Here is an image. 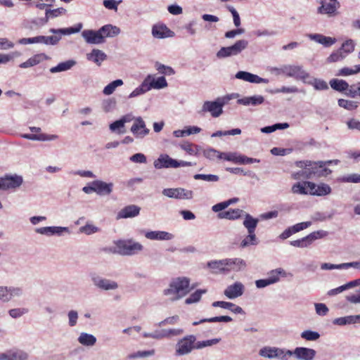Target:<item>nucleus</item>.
I'll return each instance as SVG.
<instances>
[{
	"instance_id": "43",
	"label": "nucleus",
	"mask_w": 360,
	"mask_h": 360,
	"mask_svg": "<svg viewBox=\"0 0 360 360\" xmlns=\"http://www.w3.org/2000/svg\"><path fill=\"white\" fill-rule=\"evenodd\" d=\"M307 181L302 183L295 184L292 187V192L293 193L307 195L309 194V187L306 184Z\"/></svg>"
},
{
	"instance_id": "37",
	"label": "nucleus",
	"mask_w": 360,
	"mask_h": 360,
	"mask_svg": "<svg viewBox=\"0 0 360 360\" xmlns=\"http://www.w3.org/2000/svg\"><path fill=\"white\" fill-rule=\"evenodd\" d=\"M258 224V219L253 218L250 214H246L245 218L243 221L244 226L248 229V232H255L257 225Z\"/></svg>"
},
{
	"instance_id": "4",
	"label": "nucleus",
	"mask_w": 360,
	"mask_h": 360,
	"mask_svg": "<svg viewBox=\"0 0 360 360\" xmlns=\"http://www.w3.org/2000/svg\"><path fill=\"white\" fill-rule=\"evenodd\" d=\"M190 281L186 278L174 279L167 289L164 290V295H171V300H178L189 292Z\"/></svg>"
},
{
	"instance_id": "26",
	"label": "nucleus",
	"mask_w": 360,
	"mask_h": 360,
	"mask_svg": "<svg viewBox=\"0 0 360 360\" xmlns=\"http://www.w3.org/2000/svg\"><path fill=\"white\" fill-rule=\"evenodd\" d=\"M309 37L315 41L323 44L326 47H329L335 43L336 39L330 37H326L321 34H309Z\"/></svg>"
},
{
	"instance_id": "60",
	"label": "nucleus",
	"mask_w": 360,
	"mask_h": 360,
	"mask_svg": "<svg viewBox=\"0 0 360 360\" xmlns=\"http://www.w3.org/2000/svg\"><path fill=\"white\" fill-rule=\"evenodd\" d=\"M240 155L236 153H223L222 159L232 162L233 163L239 164Z\"/></svg>"
},
{
	"instance_id": "6",
	"label": "nucleus",
	"mask_w": 360,
	"mask_h": 360,
	"mask_svg": "<svg viewBox=\"0 0 360 360\" xmlns=\"http://www.w3.org/2000/svg\"><path fill=\"white\" fill-rule=\"evenodd\" d=\"M248 46V41L245 39L238 40L234 44L227 47H222L217 53L219 58L236 56L245 49Z\"/></svg>"
},
{
	"instance_id": "56",
	"label": "nucleus",
	"mask_w": 360,
	"mask_h": 360,
	"mask_svg": "<svg viewBox=\"0 0 360 360\" xmlns=\"http://www.w3.org/2000/svg\"><path fill=\"white\" fill-rule=\"evenodd\" d=\"M340 49L342 51V53H345V56L353 52L354 50V43L353 40H347L342 44V46L340 48Z\"/></svg>"
},
{
	"instance_id": "14",
	"label": "nucleus",
	"mask_w": 360,
	"mask_h": 360,
	"mask_svg": "<svg viewBox=\"0 0 360 360\" xmlns=\"http://www.w3.org/2000/svg\"><path fill=\"white\" fill-rule=\"evenodd\" d=\"M154 166L157 169L178 167L177 160L171 158L168 155H161L154 162Z\"/></svg>"
},
{
	"instance_id": "15",
	"label": "nucleus",
	"mask_w": 360,
	"mask_h": 360,
	"mask_svg": "<svg viewBox=\"0 0 360 360\" xmlns=\"http://www.w3.org/2000/svg\"><path fill=\"white\" fill-rule=\"evenodd\" d=\"M113 184L112 183L107 184L102 181H94L91 184V191L99 195H108L112 191Z\"/></svg>"
},
{
	"instance_id": "35",
	"label": "nucleus",
	"mask_w": 360,
	"mask_h": 360,
	"mask_svg": "<svg viewBox=\"0 0 360 360\" xmlns=\"http://www.w3.org/2000/svg\"><path fill=\"white\" fill-rule=\"evenodd\" d=\"M306 84L313 86L316 90H326L328 89V86L324 80L314 78L310 76L306 81Z\"/></svg>"
},
{
	"instance_id": "30",
	"label": "nucleus",
	"mask_w": 360,
	"mask_h": 360,
	"mask_svg": "<svg viewBox=\"0 0 360 360\" xmlns=\"http://www.w3.org/2000/svg\"><path fill=\"white\" fill-rule=\"evenodd\" d=\"M183 332H184V330L182 329L164 330L162 331V333L146 335V337H151V338H156V339H161L163 338L177 336V335L182 334Z\"/></svg>"
},
{
	"instance_id": "58",
	"label": "nucleus",
	"mask_w": 360,
	"mask_h": 360,
	"mask_svg": "<svg viewBox=\"0 0 360 360\" xmlns=\"http://www.w3.org/2000/svg\"><path fill=\"white\" fill-rule=\"evenodd\" d=\"M360 72V65H355L354 68H343L339 70L338 75L348 76Z\"/></svg>"
},
{
	"instance_id": "39",
	"label": "nucleus",
	"mask_w": 360,
	"mask_h": 360,
	"mask_svg": "<svg viewBox=\"0 0 360 360\" xmlns=\"http://www.w3.org/2000/svg\"><path fill=\"white\" fill-rule=\"evenodd\" d=\"M349 267H354L356 269H360V261L359 262H353L349 263H344L338 266L330 264L325 263L323 264L322 268L326 269H341V268H349Z\"/></svg>"
},
{
	"instance_id": "45",
	"label": "nucleus",
	"mask_w": 360,
	"mask_h": 360,
	"mask_svg": "<svg viewBox=\"0 0 360 360\" xmlns=\"http://www.w3.org/2000/svg\"><path fill=\"white\" fill-rule=\"evenodd\" d=\"M64 230H66V229L57 226H49L40 228L37 231L41 234L53 235L55 233L60 234Z\"/></svg>"
},
{
	"instance_id": "19",
	"label": "nucleus",
	"mask_w": 360,
	"mask_h": 360,
	"mask_svg": "<svg viewBox=\"0 0 360 360\" xmlns=\"http://www.w3.org/2000/svg\"><path fill=\"white\" fill-rule=\"evenodd\" d=\"M141 208L135 205H130L122 208L117 214L118 219L134 217L139 214Z\"/></svg>"
},
{
	"instance_id": "55",
	"label": "nucleus",
	"mask_w": 360,
	"mask_h": 360,
	"mask_svg": "<svg viewBox=\"0 0 360 360\" xmlns=\"http://www.w3.org/2000/svg\"><path fill=\"white\" fill-rule=\"evenodd\" d=\"M15 290L8 289L6 287L0 286V299L4 302L11 300Z\"/></svg>"
},
{
	"instance_id": "7",
	"label": "nucleus",
	"mask_w": 360,
	"mask_h": 360,
	"mask_svg": "<svg viewBox=\"0 0 360 360\" xmlns=\"http://www.w3.org/2000/svg\"><path fill=\"white\" fill-rule=\"evenodd\" d=\"M196 338L193 335H186L179 340L176 344V354L177 355H184L190 353L195 348Z\"/></svg>"
},
{
	"instance_id": "41",
	"label": "nucleus",
	"mask_w": 360,
	"mask_h": 360,
	"mask_svg": "<svg viewBox=\"0 0 360 360\" xmlns=\"http://www.w3.org/2000/svg\"><path fill=\"white\" fill-rule=\"evenodd\" d=\"M232 321V318L229 316H214L210 319H201L199 321H195L193 324L194 326H197L200 323H204V322H230Z\"/></svg>"
},
{
	"instance_id": "33",
	"label": "nucleus",
	"mask_w": 360,
	"mask_h": 360,
	"mask_svg": "<svg viewBox=\"0 0 360 360\" xmlns=\"http://www.w3.org/2000/svg\"><path fill=\"white\" fill-rule=\"evenodd\" d=\"M145 236L150 240H170L172 238V234L166 231H149Z\"/></svg>"
},
{
	"instance_id": "36",
	"label": "nucleus",
	"mask_w": 360,
	"mask_h": 360,
	"mask_svg": "<svg viewBox=\"0 0 360 360\" xmlns=\"http://www.w3.org/2000/svg\"><path fill=\"white\" fill-rule=\"evenodd\" d=\"M338 105L347 110H354L359 105V103L356 101L347 100L344 98H340L338 101Z\"/></svg>"
},
{
	"instance_id": "51",
	"label": "nucleus",
	"mask_w": 360,
	"mask_h": 360,
	"mask_svg": "<svg viewBox=\"0 0 360 360\" xmlns=\"http://www.w3.org/2000/svg\"><path fill=\"white\" fill-rule=\"evenodd\" d=\"M27 358L25 354L13 353L10 355L6 354H0V360H22Z\"/></svg>"
},
{
	"instance_id": "63",
	"label": "nucleus",
	"mask_w": 360,
	"mask_h": 360,
	"mask_svg": "<svg viewBox=\"0 0 360 360\" xmlns=\"http://www.w3.org/2000/svg\"><path fill=\"white\" fill-rule=\"evenodd\" d=\"M39 43H44L46 44L55 45L58 42L59 38L56 36H49V37L39 36Z\"/></svg>"
},
{
	"instance_id": "2",
	"label": "nucleus",
	"mask_w": 360,
	"mask_h": 360,
	"mask_svg": "<svg viewBox=\"0 0 360 360\" xmlns=\"http://www.w3.org/2000/svg\"><path fill=\"white\" fill-rule=\"evenodd\" d=\"M120 29L112 25H105L98 30H85L82 35L89 44H98L104 42L106 37H113L120 33Z\"/></svg>"
},
{
	"instance_id": "9",
	"label": "nucleus",
	"mask_w": 360,
	"mask_h": 360,
	"mask_svg": "<svg viewBox=\"0 0 360 360\" xmlns=\"http://www.w3.org/2000/svg\"><path fill=\"white\" fill-rule=\"evenodd\" d=\"M224 104V99L220 98H218L214 101H205L202 105L201 112H209L212 117H217L222 114V108Z\"/></svg>"
},
{
	"instance_id": "27",
	"label": "nucleus",
	"mask_w": 360,
	"mask_h": 360,
	"mask_svg": "<svg viewBox=\"0 0 360 360\" xmlns=\"http://www.w3.org/2000/svg\"><path fill=\"white\" fill-rule=\"evenodd\" d=\"M236 77L237 79L256 84H259L263 81V79L259 76L245 71L238 72L236 75Z\"/></svg>"
},
{
	"instance_id": "42",
	"label": "nucleus",
	"mask_w": 360,
	"mask_h": 360,
	"mask_svg": "<svg viewBox=\"0 0 360 360\" xmlns=\"http://www.w3.org/2000/svg\"><path fill=\"white\" fill-rule=\"evenodd\" d=\"M238 201V198H231L228 200H226V201H224V202H219V203H217V204L213 205L212 210L214 212H218L224 210V209L227 208L229 205H231L233 203H236Z\"/></svg>"
},
{
	"instance_id": "17",
	"label": "nucleus",
	"mask_w": 360,
	"mask_h": 360,
	"mask_svg": "<svg viewBox=\"0 0 360 360\" xmlns=\"http://www.w3.org/2000/svg\"><path fill=\"white\" fill-rule=\"evenodd\" d=\"M149 90L151 89H160L167 86V82L165 77L155 79L152 75H148L144 79Z\"/></svg>"
},
{
	"instance_id": "8",
	"label": "nucleus",
	"mask_w": 360,
	"mask_h": 360,
	"mask_svg": "<svg viewBox=\"0 0 360 360\" xmlns=\"http://www.w3.org/2000/svg\"><path fill=\"white\" fill-rule=\"evenodd\" d=\"M281 71L285 75L302 80L304 83L309 78V74L303 69L302 66L285 65Z\"/></svg>"
},
{
	"instance_id": "49",
	"label": "nucleus",
	"mask_w": 360,
	"mask_h": 360,
	"mask_svg": "<svg viewBox=\"0 0 360 360\" xmlns=\"http://www.w3.org/2000/svg\"><path fill=\"white\" fill-rule=\"evenodd\" d=\"M205 292V290H196L195 292L192 293L188 298L186 299L185 303L187 304H191L198 302L200 300L202 295Z\"/></svg>"
},
{
	"instance_id": "62",
	"label": "nucleus",
	"mask_w": 360,
	"mask_h": 360,
	"mask_svg": "<svg viewBox=\"0 0 360 360\" xmlns=\"http://www.w3.org/2000/svg\"><path fill=\"white\" fill-rule=\"evenodd\" d=\"M65 11V9H64L63 8H58L53 10H46V22L48 21L49 18L58 17Z\"/></svg>"
},
{
	"instance_id": "11",
	"label": "nucleus",
	"mask_w": 360,
	"mask_h": 360,
	"mask_svg": "<svg viewBox=\"0 0 360 360\" xmlns=\"http://www.w3.org/2000/svg\"><path fill=\"white\" fill-rule=\"evenodd\" d=\"M321 6L318 8V13L335 15L338 14V9L340 7L338 0H320Z\"/></svg>"
},
{
	"instance_id": "40",
	"label": "nucleus",
	"mask_w": 360,
	"mask_h": 360,
	"mask_svg": "<svg viewBox=\"0 0 360 360\" xmlns=\"http://www.w3.org/2000/svg\"><path fill=\"white\" fill-rule=\"evenodd\" d=\"M75 64V62L74 60H67L65 62L59 63L55 67L51 68L50 69V72L52 73H56L58 72L65 71L70 70Z\"/></svg>"
},
{
	"instance_id": "16",
	"label": "nucleus",
	"mask_w": 360,
	"mask_h": 360,
	"mask_svg": "<svg viewBox=\"0 0 360 360\" xmlns=\"http://www.w3.org/2000/svg\"><path fill=\"white\" fill-rule=\"evenodd\" d=\"M244 285L240 282H236L233 285H229L224 293L229 299H234L241 296L243 294Z\"/></svg>"
},
{
	"instance_id": "46",
	"label": "nucleus",
	"mask_w": 360,
	"mask_h": 360,
	"mask_svg": "<svg viewBox=\"0 0 360 360\" xmlns=\"http://www.w3.org/2000/svg\"><path fill=\"white\" fill-rule=\"evenodd\" d=\"M222 153H221L215 149H213V148H207L206 150H204L203 151V155L204 156L207 158V159H210V160H215V159H219V160H221L222 159Z\"/></svg>"
},
{
	"instance_id": "23",
	"label": "nucleus",
	"mask_w": 360,
	"mask_h": 360,
	"mask_svg": "<svg viewBox=\"0 0 360 360\" xmlns=\"http://www.w3.org/2000/svg\"><path fill=\"white\" fill-rule=\"evenodd\" d=\"M212 306L214 307H221L223 309H226L235 314H242L244 312L240 307L237 306L235 304L229 302L216 301L212 304Z\"/></svg>"
},
{
	"instance_id": "31",
	"label": "nucleus",
	"mask_w": 360,
	"mask_h": 360,
	"mask_svg": "<svg viewBox=\"0 0 360 360\" xmlns=\"http://www.w3.org/2000/svg\"><path fill=\"white\" fill-rule=\"evenodd\" d=\"M94 283L98 288L103 290H112L117 288V283L105 278H94Z\"/></svg>"
},
{
	"instance_id": "25",
	"label": "nucleus",
	"mask_w": 360,
	"mask_h": 360,
	"mask_svg": "<svg viewBox=\"0 0 360 360\" xmlns=\"http://www.w3.org/2000/svg\"><path fill=\"white\" fill-rule=\"evenodd\" d=\"M172 31L165 25H155L153 27L152 34L158 39L170 37Z\"/></svg>"
},
{
	"instance_id": "18",
	"label": "nucleus",
	"mask_w": 360,
	"mask_h": 360,
	"mask_svg": "<svg viewBox=\"0 0 360 360\" xmlns=\"http://www.w3.org/2000/svg\"><path fill=\"white\" fill-rule=\"evenodd\" d=\"M294 355L299 359L312 360L316 356V351L307 347H297L293 351Z\"/></svg>"
},
{
	"instance_id": "50",
	"label": "nucleus",
	"mask_w": 360,
	"mask_h": 360,
	"mask_svg": "<svg viewBox=\"0 0 360 360\" xmlns=\"http://www.w3.org/2000/svg\"><path fill=\"white\" fill-rule=\"evenodd\" d=\"M257 244V238L255 232H248V235L242 240L240 243L241 248H245L250 245Z\"/></svg>"
},
{
	"instance_id": "53",
	"label": "nucleus",
	"mask_w": 360,
	"mask_h": 360,
	"mask_svg": "<svg viewBox=\"0 0 360 360\" xmlns=\"http://www.w3.org/2000/svg\"><path fill=\"white\" fill-rule=\"evenodd\" d=\"M301 337L306 340L314 341L319 338L320 335L318 332L307 330L301 333Z\"/></svg>"
},
{
	"instance_id": "29",
	"label": "nucleus",
	"mask_w": 360,
	"mask_h": 360,
	"mask_svg": "<svg viewBox=\"0 0 360 360\" xmlns=\"http://www.w3.org/2000/svg\"><path fill=\"white\" fill-rule=\"evenodd\" d=\"M22 137L29 139V140H33V141H52L57 139L58 136L57 135L51 134L48 135L46 134H25L22 135Z\"/></svg>"
},
{
	"instance_id": "13",
	"label": "nucleus",
	"mask_w": 360,
	"mask_h": 360,
	"mask_svg": "<svg viewBox=\"0 0 360 360\" xmlns=\"http://www.w3.org/2000/svg\"><path fill=\"white\" fill-rule=\"evenodd\" d=\"M309 187V194L312 195L323 196L326 195L331 192L330 187L324 183L316 185V184L307 181L306 183Z\"/></svg>"
},
{
	"instance_id": "21",
	"label": "nucleus",
	"mask_w": 360,
	"mask_h": 360,
	"mask_svg": "<svg viewBox=\"0 0 360 360\" xmlns=\"http://www.w3.org/2000/svg\"><path fill=\"white\" fill-rule=\"evenodd\" d=\"M131 131L137 136H144L149 132V130L146 128L145 122L141 117H139L135 120L131 128Z\"/></svg>"
},
{
	"instance_id": "54",
	"label": "nucleus",
	"mask_w": 360,
	"mask_h": 360,
	"mask_svg": "<svg viewBox=\"0 0 360 360\" xmlns=\"http://www.w3.org/2000/svg\"><path fill=\"white\" fill-rule=\"evenodd\" d=\"M155 68L158 71L159 73L166 75H172L174 74V70L169 66H166L162 65L158 62L155 63Z\"/></svg>"
},
{
	"instance_id": "47",
	"label": "nucleus",
	"mask_w": 360,
	"mask_h": 360,
	"mask_svg": "<svg viewBox=\"0 0 360 360\" xmlns=\"http://www.w3.org/2000/svg\"><path fill=\"white\" fill-rule=\"evenodd\" d=\"M123 84L122 79H116L108 84L103 89V92L105 95L112 94L117 86Z\"/></svg>"
},
{
	"instance_id": "28",
	"label": "nucleus",
	"mask_w": 360,
	"mask_h": 360,
	"mask_svg": "<svg viewBox=\"0 0 360 360\" xmlns=\"http://www.w3.org/2000/svg\"><path fill=\"white\" fill-rule=\"evenodd\" d=\"M329 84L333 90L344 94L349 88V84L344 79H332L330 80Z\"/></svg>"
},
{
	"instance_id": "24",
	"label": "nucleus",
	"mask_w": 360,
	"mask_h": 360,
	"mask_svg": "<svg viewBox=\"0 0 360 360\" xmlns=\"http://www.w3.org/2000/svg\"><path fill=\"white\" fill-rule=\"evenodd\" d=\"M48 57L44 53L35 54L27 60L20 64V68H27L39 64L41 62L46 60Z\"/></svg>"
},
{
	"instance_id": "20",
	"label": "nucleus",
	"mask_w": 360,
	"mask_h": 360,
	"mask_svg": "<svg viewBox=\"0 0 360 360\" xmlns=\"http://www.w3.org/2000/svg\"><path fill=\"white\" fill-rule=\"evenodd\" d=\"M317 234H319V232H313L308 236L295 240H291L290 242V245L294 247H298V248H304L307 247L311 243L317 238Z\"/></svg>"
},
{
	"instance_id": "1",
	"label": "nucleus",
	"mask_w": 360,
	"mask_h": 360,
	"mask_svg": "<svg viewBox=\"0 0 360 360\" xmlns=\"http://www.w3.org/2000/svg\"><path fill=\"white\" fill-rule=\"evenodd\" d=\"M331 163V160L327 162L303 161L300 162L298 166L303 168L302 170V176L304 179H313L326 176L330 174L332 171L326 167V165Z\"/></svg>"
},
{
	"instance_id": "10",
	"label": "nucleus",
	"mask_w": 360,
	"mask_h": 360,
	"mask_svg": "<svg viewBox=\"0 0 360 360\" xmlns=\"http://www.w3.org/2000/svg\"><path fill=\"white\" fill-rule=\"evenodd\" d=\"M23 182L22 177L21 176L15 175H5L0 178V189L1 190H9L15 189L20 187Z\"/></svg>"
},
{
	"instance_id": "64",
	"label": "nucleus",
	"mask_w": 360,
	"mask_h": 360,
	"mask_svg": "<svg viewBox=\"0 0 360 360\" xmlns=\"http://www.w3.org/2000/svg\"><path fill=\"white\" fill-rule=\"evenodd\" d=\"M276 354L277 356L276 357H278L282 360H288L289 357L294 354L293 352L290 350H284L279 348H276Z\"/></svg>"
},
{
	"instance_id": "44",
	"label": "nucleus",
	"mask_w": 360,
	"mask_h": 360,
	"mask_svg": "<svg viewBox=\"0 0 360 360\" xmlns=\"http://www.w3.org/2000/svg\"><path fill=\"white\" fill-rule=\"evenodd\" d=\"M78 340L83 345L92 346L96 343V339L92 335L82 333L79 337Z\"/></svg>"
},
{
	"instance_id": "61",
	"label": "nucleus",
	"mask_w": 360,
	"mask_h": 360,
	"mask_svg": "<svg viewBox=\"0 0 360 360\" xmlns=\"http://www.w3.org/2000/svg\"><path fill=\"white\" fill-rule=\"evenodd\" d=\"M155 354V350L151 349L148 351H139L137 352L131 354L128 356L129 359H136V358H144L149 356H153Z\"/></svg>"
},
{
	"instance_id": "22",
	"label": "nucleus",
	"mask_w": 360,
	"mask_h": 360,
	"mask_svg": "<svg viewBox=\"0 0 360 360\" xmlns=\"http://www.w3.org/2000/svg\"><path fill=\"white\" fill-rule=\"evenodd\" d=\"M217 217L219 219H226L229 220H235L239 219L243 211L240 209H230L226 211L218 212Z\"/></svg>"
},
{
	"instance_id": "32",
	"label": "nucleus",
	"mask_w": 360,
	"mask_h": 360,
	"mask_svg": "<svg viewBox=\"0 0 360 360\" xmlns=\"http://www.w3.org/2000/svg\"><path fill=\"white\" fill-rule=\"evenodd\" d=\"M107 56L104 52L98 49H94L91 53L87 55V58L100 65L106 59Z\"/></svg>"
},
{
	"instance_id": "5",
	"label": "nucleus",
	"mask_w": 360,
	"mask_h": 360,
	"mask_svg": "<svg viewBox=\"0 0 360 360\" xmlns=\"http://www.w3.org/2000/svg\"><path fill=\"white\" fill-rule=\"evenodd\" d=\"M115 245L117 252L122 255H134L143 250V245L133 240H120Z\"/></svg>"
},
{
	"instance_id": "3",
	"label": "nucleus",
	"mask_w": 360,
	"mask_h": 360,
	"mask_svg": "<svg viewBox=\"0 0 360 360\" xmlns=\"http://www.w3.org/2000/svg\"><path fill=\"white\" fill-rule=\"evenodd\" d=\"M211 273L225 274L232 270H238L245 266V262L239 258L224 259L221 260H212L207 264Z\"/></svg>"
},
{
	"instance_id": "59",
	"label": "nucleus",
	"mask_w": 360,
	"mask_h": 360,
	"mask_svg": "<svg viewBox=\"0 0 360 360\" xmlns=\"http://www.w3.org/2000/svg\"><path fill=\"white\" fill-rule=\"evenodd\" d=\"M259 354L262 356L267 357L269 359L274 358L277 356L276 354V348H271V347H264L260 349Z\"/></svg>"
},
{
	"instance_id": "34",
	"label": "nucleus",
	"mask_w": 360,
	"mask_h": 360,
	"mask_svg": "<svg viewBox=\"0 0 360 360\" xmlns=\"http://www.w3.org/2000/svg\"><path fill=\"white\" fill-rule=\"evenodd\" d=\"M335 323L343 326L346 324L360 323V315H352L336 319Z\"/></svg>"
},
{
	"instance_id": "48",
	"label": "nucleus",
	"mask_w": 360,
	"mask_h": 360,
	"mask_svg": "<svg viewBox=\"0 0 360 360\" xmlns=\"http://www.w3.org/2000/svg\"><path fill=\"white\" fill-rule=\"evenodd\" d=\"M181 148L191 155H196L199 152V146L189 142L181 144Z\"/></svg>"
},
{
	"instance_id": "12",
	"label": "nucleus",
	"mask_w": 360,
	"mask_h": 360,
	"mask_svg": "<svg viewBox=\"0 0 360 360\" xmlns=\"http://www.w3.org/2000/svg\"><path fill=\"white\" fill-rule=\"evenodd\" d=\"M162 193L169 198L176 199H191L193 198L192 191L186 190L183 188H165Z\"/></svg>"
},
{
	"instance_id": "52",
	"label": "nucleus",
	"mask_w": 360,
	"mask_h": 360,
	"mask_svg": "<svg viewBox=\"0 0 360 360\" xmlns=\"http://www.w3.org/2000/svg\"><path fill=\"white\" fill-rule=\"evenodd\" d=\"M345 53H342V51L339 49L337 51L333 52L329 57L328 58L327 60L329 63H335L340 60H342L345 58Z\"/></svg>"
},
{
	"instance_id": "57",
	"label": "nucleus",
	"mask_w": 360,
	"mask_h": 360,
	"mask_svg": "<svg viewBox=\"0 0 360 360\" xmlns=\"http://www.w3.org/2000/svg\"><path fill=\"white\" fill-rule=\"evenodd\" d=\"M149 87L147 86L146 85V82H145V80H143V82H142V84L137 88H136L129 95V98H133V97H136V96H138L141 94H143L147 91H149L148 89Z\"/></svg>"
},
{
	"instance_id": "38",
	"label": "nucleus",
	"mask_w": 360,
	"mask_h": 360,
	"mask_svg": "<svg viewBox=\"0 0 360 360\" xmlns=\"http://www.w3.org/2000/svg\"><path fill=\"white\" fill-rule=\"evenodd\" d=\"M345 95L352 98H360V82L349 85V88L347 89Z\"/></svg>"
}]
</instances>
